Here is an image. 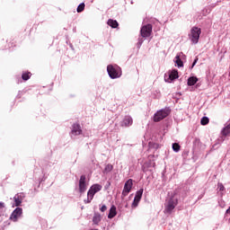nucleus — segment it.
I'll use <instances>...</instances> for the list:
<instances>
[{
  "label": "nucleus",
  "mask_w": 230,
  "mask_h": 230,
  "mask_svg": "<svg viewBox=\"0 0 230 230\" xmlns=\"http://www.w3.org/2000/svg\"><path fill=\"white\" fill-rule=\"evenodd\" d=\"M179 204V200L175 198H171L165 204L164 213L165 215H172V211L175 209V207Z\"/></svg>",
  "instance_id": "obj_1"
},
{
  "label": "nucleus",
  "mask_w": 230,
  "mask_h": 230,
  "mask_svg": "<svg viewBox=\"0 0 230 230\" xmlns=\"http://www.w3.org/2000/svg\"><path fill=\"white\" fill-rule=\"evenodd\" d=\"M202 30L199 27H192L190 30V39L193 44H198L199 40L200 39V34Z\"/></svg>",
  "instance_id": "obj_2"
},
{
  "label": "nucleus",
  "mask_w": 230,
  "mask_h": 230,
  "mask_svg": "<svg viewBox=\"0 0 230 230\" xmlns=\"http://www.w3.org/2000/svg\"><path fill=\"white\" fill-rule=\"evenodd\" d=\"M170 116V109H164L158 111L154 116V121L158 123V121H162L164 118H168Z\"/></svg>",
  "instance_id": "obj_3"
},
{
  "label": "nucleus",
  "mask_w": 230,
  "mask_h": 230,
  "mask_svg": "<svg viewBox=\"0 0 230 230\" xmlns=\"http://www.w3.org/2000/svg\"><path fill=\"white\" fill-rule=\"evenodd\" d=\"M107 71H108L109 76L112 79L119 78L121 76V74L119 73V68H116L112 65H109L107 66Z\"/></svg>",
  "instance_id": "obj_4"
},
{
  "label": "nucleus",
  "mask_w": 230,
  "mask_h": 230,
  "mask_svg": "<svg viewBox=\"0 0 230 230\" xmlns=\"http://www.w3.org/2000/svg\"><path fill=\"white\" fill-rule=\"evenodd\" d=\"M140 35L143 39H146L152 35V24H146L142 26L140 30Z\"/></svg>",
  "instance_id": "obj_5"
},
{
  "label": "nucleus",
  "mask_w": 230,
  "mask_h": 230,
  "mask_svg": "<svg viewBox=\"0 0 230 230\" xmlns=\"http://www.w3.org/2000/svg\"><path fill=\"white\" fill-rule=\"evenodd\" d=\"M133 180L129 179L126 181L125 185H124V189L122 190V197H127V195H128V193H130L131 190H132V186L134 185L133 183Z\"/></svg>",
  "instance_id": "obj_6"
},
{
  "label": "nucleus",
  "mask_w": 230,
  "mask_h": 230,
  "mask_svg": "<svg viewBox=\"0 0 230 230\" xmlns=\"http://www.w3.org/2000/svg\"><path fill=\"white\" fill-rule=\"evenodd\" d=\"M21 215H22V208H16L13 211V213H12V215H11V217H10V220H13V222H17V220H18L19 218H21Z\"/></svg>",
  "instance_id": "obj_7"
},
{
  "label": "nucleus",
  "mask_w": 230,
  "mask_h": 230,
  "mask_svg": "<svg viewBox=\"0 0 230 230\" xmlns=\"http://www.w3.org/2000/svg\"><path fill=\"white\" fill-rule=\"evenodd\" d=\"M143 191H144V190L140 189L139 190H137L136 192L135 199H134V201L132 203V208H137V206H138V204L141 200V198L143 197Z\"/></svg>",
  "instance_id": "obj_8"
},
{
  "label": "nucleus",
  "mask_w": 230,
  "mask_h": 230,
  "mask_svg": "<svg viewBox=\"0 0 230 230\" xmlns=\"http://www.w3.org/2000/svg\"><path fill=\"white\" fill-rule=\"evenodd\" d=\"M71 135L72 136H80L82 135V127L78 123H75L72 126V130H71Z\"/></svg>",
  "instance_id": "obj_9"
},
{
  "label": "nucleus",
  "mask_w": 230,
  "mask_h": 230,
  "mask_svg": "<svg viewBox=\"0 0 230 230\" xmlns=\"http://www.w3.org/2000/svg\"><path fill=\"white\" fill-rule=\"evenodd\" d=\"M132 123H133L132 117L126 116L122 121L121 126L122 127H130V125H132Z\"/></svg>",
  "instance_id": "obj_10"
},
{
  "label": "nucleus",
  "mask_w": 230,
  "mask_h": 230,
  "mask_svg": "<svg viewBox=\"0 0 230 230\" xmlns=\"http://www.w3.org/2000/svg\"><path fill=\"white\" fill-rule=\"evenodd\" d=\"M13 200H14V204L16 207H19V206H21V204H22V197L19 194H16L13 197Z\"/></svg>",
  "instance_id": "obj_11"
},
{
  "label": "nucleus",
  "mask_w": 230,
  "mask_h": 230,
  "mask_svg": "<svg viewBox=\"0 0 230 230\" xmlns=\"http://www.w3.org/2000/svg\"><path fill=\"white\" fill-rule=\"evenodd\" d=\"M197 82H199V78L195 77V76H191L188 79L187 84L191 87L192 85H195V84H197Z\"/></svg>",
  "instance_id": "obj_12"
},
{
  "label": "nucleus",
  "mask_w": 230,
  "mask_h": 230,
  "mask_svg": "<svg viewBox=\"0 0 230 230\" xmlns=\"http://www.w3.org/2000/svg\"><path fill=\"white\" fill-rule=\"evenodd\" d=\"M107 24L108 26H111V28H118V26H119L118 21L112 19H109Z\"/></svg>",
  "instance_id": "obj_13"
},
{
  "label": "nucleus",
  "mask_w": 230,
  "mask_h": 230,
  "mask_svg": "<svg viewBox=\"0 0 230 230\" xmlns=\"http://www.w3.org/2000/svg\"><path fill=\"white\" fill-rule=\"evenodd\" d=\"M170 80H177L179 78V72L177 70H172L169 75Z\"/></svg>",
  "instance_id": "obj_14"
},
{
  "label": "nucleus",
  "mask_w": 230,
  "mask_h": 230,
  "mask_svg": "<svg viewBox=\"0 0 230 230\" xmlns=\"http://www.w3.org/2000/svg\"><path fill=\"white\" fill-rule=\"evenodd\" d=\"M116 215H117L116 207L111 206V208L110 209V213L108 215V218H114V217H116Z\"/></svg>",
  "instance_id": "obj_15"
},
{
  "label": "nucleus",
  "mask_w": 230,
  "mask_h": 230,
  "mask_svg": "<svg viewBox=\"0 0 230 230\" xmlns=\"http://www.w3.org/2000/svg\"><path fill=\"white\" fill-rule=\"evenodd\" d=\"M94 195H96V192L93 190L91 188L88 190L87 197H88V203L94 199Z\"/></svg>",
  "instance_id": "obj_16"
},
{
  "label": "nucleus",
  "mask_w": 230,
  "mask_h": 230,
  "mask_svg": "<svg viewBox=\"0 0 230 230\" xmlns=\"http://www.w3.org/2000/svg\"><path fill=\"white\" fill-rule=\"evenodd\" d=\"M175 64H177L178 67H182L184 66V63L181 59V57L179 56L175 57Z\"/></svg>",
  "instance_id": "obj_17"
},
{
  "label": "nucleus",
  "mask_w": 230,
  "mask_h": 230,
  "mask_svg": "<svg viewBox=\"0 0 230 230\" xmlns=\"http://www.w3.org/2000/svg\"><path fill=\"white\" fill-rule=\"evenodd\" d=\"M114 169V166H112V164H108L103 171V173H110V172H112V170Z\"/></svg>",
  "instance_id": "obj_18"
},
{
  "label": "nucleus",
  "mask_w": 230,
  "mask_h": 230,
  "mask_svg": "<svg viewBox=\"0 0 230 230\" xmlns=\"http://www.w3.org/2000/svg\"><path fill=\"white\" fill-rule=\"evenodd\" d=\"M90 189H92L95 193H98V191H102V185L94 184Z\"/></svg>",
  "instance_id": "obj_19"
},
{
  "label": "nucleus",
  "mask_w": 230,
  "mask_h": 230,
  "mask_svg": "<svg viewBox=\"0 0 230 230\" xmlns=\"http://www.w3.org/2000/svg\"><path fill=\"white\" fill-rule=\"evenodd\" d=\"M22 80H24L25 82L28 81V80H30V78H31V73H30V72L23 73V74L22 75Z\"/></svg>",
  "instance_id": "obj_20"
},
{
  "label": "nucleus",
  "mask_w": 230,
  "mask_h": 230,
  "mask_svg": "<svg viewBox=\"0 0 230 230\" xmlns=\"http://www.w3.org/2000/svg\"><path fill=\"white\" fill-rule=\"evenodd\" d=\"M223 136H229L230 134V124H228L226 127H225L222 130Z\"/></svg>",
  "instance_id": "obj_21"
},
{
  "label": "nucleus",
  "mask_w": 230,
  "mask_h": 230,
  "mask_svg": "<svg viewBox=\"0 0 230 230\" xmlns=\"http://www.w3.org/2000/svg\"><path fill=\"white\" fill-rule=\"evenodd\" d=\"M84 10H85V4L82 3L77 6L76 12H77V13H82V12H84Z\"/></svg>",
  "instance_id": "obj_22"
},
{
  "label": "nucleus",
  "mask_w": 230,
  "mask_h": 230,
  "mask_svg": "<svg viewBox=\"0 0 230 230\" xmlns=\"http://www.w3.org/2000/svg\"><path fill=\"white\" fill-rule=\"evenodd\" d=\"M102 221V216L96 214L93 218V224H100V222Z\"/></svg>",
  "instance_id": "obj_23"
},
{
  "label": "nucleus",
  "mask_w": 230,
  "mask_h": 230,
  "mask_svg": "<svg viewBox=\"0 0 230 230\" xmlns=\"http://www.w3.org/2000/svg\"><path fill=\"white\" fill-rule=\"evenodd\" d=\"M85 190H87V185L85 183H79L80 193H84Z\"/></svg>",
  "instance_id": "obj_24"
},
{
  "label": "nucleus",
  "mask_w": 230,
  "mask_h": 230,
  "mask_svg": "<svg viewBox=\"0 0 230 230\" xmlns=\"http://www.w3.org/2000/svg\"><path fill=\"white\" fill-rule=\"evenodd\" d=\"M201 125H208L209 123V118L208 117H203L200 120Z\"/></svg>",
  "instance_id": "obj_25"
},
{
  "label": "nucleus",
  "mask_w": 230,
  "mask_h": 230,
  "mask_svg": "<svg viewBox=\"0 0 230 230\" xmlns=\"http://www.w3.org/2000/svg\"><path fill=\"white\" fill-rule=\"evenodd\" d=\"M172 150L174 152H179L181 150V146L178 143H173L172 144Z\"/></svg>",
  "instance_id": "obj_26"
},
{
  "label": "nucleus",
  "mask_w": 230,
  "mask_h": 230,
  "mask_svg": "<svg viewBox=\"0 0 230 230\" xmlns=\"http://www.w3.org/2000/svg\"><path fill=\"white\" fill-rule=\"evenodd\" d=\"M79 184H85V175L80 177Z\"/></svg>",
  "instance_id": "obj_27"
},
{
  "label": "nucleus",
  "mask_w": 230,
  "mask_h": 230,
  "mask_svg": "<svg viewBox=\"0 0 230 230\" xmlns=\"http://www.w3.org/2000/svg\"><path fill=\"white\" fill-rule=\"evenodd\" d=\"M197 62H199V58H196L195 60L193 61L191 69H193V67H195V66L197 65Z\"/></svg>",
  "instance_id": "obj_28"
},
{
  "label": "nucleus",
  "mask_w": 230,
  "mask_h": 230,
  "mask_svg": "<svg viewBox=\"0 0 230 230\" xmlns=\"http://www.w3.org/2000/svg\"><path fill=\"white\" fill-rule=\"evenodd\" d=\"M106 209H107V206L102 205V208H100V211H102V213H105Z\"/></svg>",
  "instance_id": "obj_29"
},
{
  "label": "nucleus",
  "mask_w": 230,
  "mask_h": 230,
  "mask_svg": "<svg viewBox=\"0 0 230 230\" xmlns=\"http://www.w3.org/2000/svg\"><path fill=\"white\" fill-rule=\"evenodd\" d=\"M218 188H219L220 191H224V190H226V188L224 187V185L222 183L218 184Z\"/></svg>",
  "instance_id": "obj_30"
},
{
  "label": "nucleus",
  "mask_w": 230,
  "mask_h": 230,
  "mask_svg": "<svg viewBox=\"0 0 230 230\" xmlns=\"http://www.w3.org/2000/svg\"><path fill=\"white\" fill-rule=\"evenodd\" d=\"M5 208L4 202H0V209H4Z\"/></svg>",
  "instance_id": "obj_31"
}]
</instances>
